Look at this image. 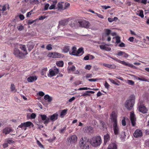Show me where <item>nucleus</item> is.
Segmentation results:
<instances>
[{
    "label": "nucleus",
    "mask_w": 149,
    "mask_h": 149,
    "mask_svg": "<svg viewBox=\"0 0 149 149\" xmlns=\"http://www.w3.org/2000/svg\"><path fill=\"white\" fill-rule=\"evenodd\" d=\"M135 97L134 95H131L125 102V106L129 110L132 109L135 103Z\"/></svg>",
    "instance_id": "1"
},
{
    "label": "nucleus",
    "mask_w": 149,
    "mask_h": 149,
    "mask_svg": "<svg viewBox=\"0 0 149 149\" xmlns=\"http://www.w3.org/2000/svg\"><path fill=\"white\" fill-rule=\"evenodd\" d=\"M89 141L92 146L96 147L101 145L102 141L100 136H96L90 139Z\"/></svg>",
    "instance_id": "2"
},
{
    "label": "nucleus",
    "mask_w": 149,
    "mask_h": 149,
    "mask_svg": "<svg viewBox=\"0 0 149 149\" xmlns=\"http://www.w3.org/2000/svg\"><path fill=\"white\" fill-rule=\"evenodd\" d=\"M77 23L80 27H84L86 28H88L90 25L89 22L87 21L84 20H79L77 21H75L73 24L72 23L70 26L72 27H75L74 24Z\"/></svg>",
    "instance_id": "3"
},
{
    "label": "nucleus",
    "mask_w": 149,
    "mask_h": 149,
    "mask_svg": "<svg viewBox=\"0 0 149 149\" xmlns=\"http://www.w3.org/2000/svg\"><path fill=\"white\" fill-rule=\"evenodd\" d=\"M89 139L86 137H82L79 142V146L81 149H89Z\"/></svg>",
    "instance_id": "4"
},
{
    "label": "nucleus",
    "mask_w": 149,
    "mask_h": 149,
    "mask_svg": "<svg viewBox=\"0 0 149 149\" xmlns=\"http://www.w3.org/2000/svg\"><path fill=\"white\" fill-rule=\"evenodd\" d=\"M31 126L32 127H33L34 125L31 122L27 121L26 122L21 123L18 126V127L20 128L22 130H24L25 131L26 130L27 127H30Z\"/></svg>",
    "instance_id": "5"
},
{
    "label": "nucleus",
    "mask_w": 149,
    "mask_h": 149,
    "mask_svg": "<svg viewBox=\"0 0 149 149\" xmlns=\"http://www.w3.org/2000/svg\"><path fill=\"white\" fill-rule=\"evenodd\" d=\"M13 54L16 57L23 59L24 57L23 53L20 51L18 49L15 48L14 49Z\"/></svg>",
    "instance_id": "6"
},
{
    "label": "nucleus",
    "mask_w": 149,
    "mask_h": 149,
    "mask_svg": "<svg viewBox=\"0 0 149 149\" xmlns=\"http://www.w3.org/2000/svg\"><path fill=\"white\" fill-rule=\"evenodd\" d=\"M47 56L49 57L56 58L63 57L64 55L57 52H49L47 55Z\"/></svg>",
    "instance_id": "7"
},
{
    "label": "nucleus",
    "mask_w": 149,
    "mask_h": 149,
    "mask_svg": "<svg viewBox=\"0 0 149 149\" xmlns=\"http://www.w3.org/2000/svg\"><path fill=\"white\" fill-rule=\"evenodd\" d=\"M111 120L113 123H117V115L115 111H113L110 116Z\"/></svg>",
    "instance_id": "8"
},
{
    "label": "nucleus",
    "mask_w": 149,
    "mask_h": 149,
    "mask_svg": "<svg viewBox=\"0 0 149 149\" xmlns=\"http://www.w3.org/2000/svg\"><path fill=\"white\" fill-rule=\"evenodd\" d=\"M77 139V137L76 135H72L67 139L68 141L70 144L75 143Z\"/></svg>",
    "instance_id": "9"
},
{
    "label": "nucleus",
    "mask_w": 149,
    "mask_h": 149,
    "mask_svg": "<svg viewBox=\"0 0 149 149\" xmlns=\"http://www.w3.org/2000/svg\"><path fill=\"white\" fill-rule=\"evenodd\" d=\"M130 119L132 125L133 126H135L136 124V118L134 113L133 111L130 112Z\"/></svg>",
    "instance_id": "10"
},
{
    "label": "nucleus",
    "mask_w": 149,
    "mask_h": 149,
    "mask_svg": "<svg viewBox=\"0 0 149 149\" xmlns=\"http://www.w3.org/2000/svg\"><path fill=\"white\" fill-rule=\"evenodd\" d=\"M113 129L115 135H118L119 133V128L118 125V123H113Z\"/></svg>",
    "instance_id": "11"
},
{
    "label": "nucleus",
    "mask_w": 149,
    "mask_h": 149,
    "mask_svg": "<svg viewBox=\"0 0 149 149\" xmlns=\"http://www.w3.org/2000/svg\"><path fill=\"white\" fill-rule=\"evenodd\" d=\"M138 109L140 112L143 113H147L148 111V109L145 106L142 105H140L138 107Z\"/></svg>",
    "instance_id": "12"
},
{
    "label": "nucleus",
    "mask_w": 149,
    "mask_h": 149,
    "mask_svg": "<svg viewBox=\"0 0 149 149\" xmlns=\"http://www.w3.org/2000/svg\"><path fill=\"white\" fill-rule=\"evenodd\" d=\"M41 119L44 121V123L46 125L49 122V117H47V116L45 115H40Z\"/></svg>",
    "instance_id": "13"
},
{
    "label": "nucleus",
    "mask_w": 149,
    "mask_h": 149,
    "mask_svg": "<svg viewBox=\"0 0 149 149\" xmlns=\"http://www.w3.org/2000/svg\"><path fill=\"white\" fill-rule=\"evenodd\" d=\"M58 114L56 112L52 115L49 116V120H50L54 122L58 119Z\"/></svg>",
    "instance_id": "14"
},
{
    "label": "nucleus",
    "mask_w": 149,
    "mask_h": 149,
    "mask_svg": "<svg viewBox=\"0 0 149 149\" xmlns=\"http://www.w3.org/2000/svg\"><path fill=\"white\" fill-rule=\"evenodd\" d=\"M13 130L11 128L8 127H7L5 128L2 131V132L5 134L7 135L9 134L11 132H12Z\"/></svg>",
    "instance_id": "15"
},
{
    "label": "nucleus",
    "mask_w": 149,
    "mask_h": 149,
    "mask_svg": "<svg viewBox=\"0 0 149 149\" xmlns=\"http://www.w3.org/2000/svg\"><path fill=\"white\" fill-rule=\"evenodd\" d=\"M142 134L141 130L137 129L134 131L133 135L134 137L137 138L141 136L142 135Z\"/></svg>",
    "instance_id": "16"
},
{
    "label": "nucleus",
    "mask_w": 149,
    "mask_h": 149,
    "mask_svg": "<svg viewBox=\"0 0 149 149\" xmlns=\"http://www.w3.org/2000/svg\"><path fill=\"white\" fill-rule=\"evenodd\" d=\"M38 77L36 76H31L27 78V81L28 82H32L36 81Z\"/></svg>",
    "instance_id": "17"
},
{
    "label": "nucleus",
    "mask_w": 149,
    "mask_h": 149,
    "mask_svg": "<svg viewBox=\"0 0 149 149\" xmlns=\"http://www.w3.org/2000/svg\"><path fill=\"white\" fill-rule=\"evenodd\" d=\"M19 48L22 50L23 51L24 53V56H25V55L28 54V53L26 49V45H19Z\"/></svg>",
    "instance_id": "18"
},
{
    "label": "nucleus",
    "mask_w": 149,
    "mask_h": 149,
    "mask_svg": "<svg viewBox=\"0 0 149 149\" xmlns=\"http://www.w3.org/2000/svg\"><path fill=\"white\" fill-rule=\"evenodd\" d=\"M84 52L83 48L82 47H80L77 51L76 56H81L84 54Z\"/></svg>",
    "instance_id": "19"
},
{
    "label": "nucleus",
    "mask_w": 149,
    "mask_h": 149,
    "mask_svg": "<svg viewBox=\"0 0 149 149\" xmlns=\"http://www.w3.org/2000/svg\"><path fill=\"white\" fill-rule=\"evenodd\" d=\"M102 65L104 67H106L109 69H116V66L114 64H109L104 63L102 64Z\"/></svg>",
    "instance_id": "20"
},
{
    "label": "nucleus",
    "mask_w": 149,
    "mask_h": 149,
    "mask_svg": "<svg viewBox=\"0 0 149 149\" xmlns=\"http://www.w3.org/2000/svg\"><path fill=\"white\" fill-rule=\"evenodd\" d=\"M119 63H121V64L125 65L126 66H127L131 68H133L134 66L132 64H130L128 62H126L124 61H120Z\"/></svg>",
    "instance_id": "21"
},
{
    "label": "nucleus",
    "mask_w": 149,
    "mask_h": 149,
    "mask_svg": "<svg viewBox=\"0 0 149 149\" xmlns=\"http://www.w3.org/2000/svg\"><path fill=\"white\" fill-rule=\"evenodd\" d=\"M100 48L103 50L107 51H110L111 50V48L107 47L106 45H101L99 46Z\"/></svg>",
    "instance_id": "22"
},
{
    "label": "nucleus",
    "mask_w": 149,
    "mask_h": 149,
    "mask_svg": "<svg viewBox=\"0 0 149 149\" xmlns=\"http://www.w3.org/2000/svg\"><path fill=\"white\" fill-rule=\"evenodd\" d=\"M72 52L69 51V53L70 55L76 56V53L77 52V48L75 46H73L72 49Z\"/></svg>",
    "instance_id": "23"
},
{
    "label": "nucleus",
    "mask_w": 149,
    "mask_h": 149,
    "mask_svg": "<svg viewBox=\"0 0 149 149\" xmlns=\"http://www.w3.org/2000/svg\"><path fill=\"white\" fill-rule=\"evenodd\" d=\"M111 33V31L109 29H106L104 30V33L102 36V40L104 39V36H108Z\"/></svg>",
    "instance_id": "24"
},
{
    "label": "nucleus",
    "mask_w": 149,
    "mask_h": 149,
    "mask_svg": "<svg viewBox=\"0 0 149 149\" xmlns=\"http://www.w3.org/2000/svg\"><path fill=\"white\" fill-rule=\"evenodd\" d=\"M70 47L68 45H65L62 49V52L64 53H67L69 52Z\"/></svg>",
    "instance_id": "25"
},
{
    "label": "nucleus",
    "mask_w": 149,
    "mask_h": 149,
    "mask_svg": "<svg viewBox=\"0 0 149 149\" xmlns=\"http://www.w3.org/2000/svg\"><path fill=\"white\" fill-rule=\"evenodd\" d=\"M27 46L28 48V50L29 51H30L33 48L34 45L33 43L31 42H29L27 44Z\"/></svg>",
    "instance_id": "26"
},
{
    "label": "nucleus",
    "mask_w": 149,
    "mask_h": 149,
    "mask_svg": "<svg viewBox=\"0 0 149 149\" xmlns=\"http://www.w3.org/2000/svg\"><path fill=\"white\" fill-rule=\"evenodd\" d=\"M56 74L53 71V70L52 69H49V72L47 74V76L48 77H51L53 76H55Z\"/></svg>",
    "instance_id": "27"
},
{
    "label": "nucleus",
    "mask_w": 149,
    "mask_h": 149,
    "mask_svg": "<svg viewBox=\"0 0 149 149\" xmlns=\"http://www.w3.org/2000/svg\"><path fill=\"white\" fill-rule=\"evenodd\" d=\"M68 109H64L61 111L60 113V116L61 118H63L67 113Z\"/></svg>",
    "instance_id": "28"
},
{
    "label": "nucleus",
    "mask_w": 149,
    "mask_h": 149,
    "mask_svg": "<svg viewBox=\"0 0 149 149\" xmlns=\"http://www.w3.org/2000/svg\"><path fill=\"white\" fill-rule=\"evenodd\" d=\"M117 146L114 143L110 144L107 148V149H117Z\"/></svg>",
    "instance_id": "29"
},
{
    "label": "nucleus",
    "mask_w": 149,
    "mask_h": 149,
    "mask_svg": "<svg viewBox=\"0 0 149 149\" xmlns=\"http://www.w3.org/2000/svg\"><path fill=\"white\" fill-rule=\"evenodd\" d=\"M63 2H59L57 4V8L58 10H64L63 7Z\"/></svg>",
    "instance_id": "30"
},
{
    "label": "nucleus",
    "mask_w": 149,
    "mask_h": 149,
    "mask_svg": "<svg viewBox=\"0 0 149 149\" xmlns=\"http://www.w3.org/2000/svg\"><path fill=\"white\" fill-rule=\"evenodd\" d=\"M109 139L110 136L108 134H107L106 135H104V145H105L107 142V141L109 140Z\"/></svg>",
    "instance_id": "31"
},
{
    "label": "nucleus",
    "mask_w": 149,
    "mask_h": 149,
    "mask_svg": "<svg viewBox=\"0 0 149 149\" xmlns=\"http://www.w3.org/2000/svg\"><path fill=\"white\" fill-rule=\"evenodd\" d=\"M68 20L67 19H65L59 21V25L64 26L68 24Z\"/></svg>",
    "instance_id": "32"
},
{
    "label": "nucleus",
    "mask_w": 149,
    "mask_h": 149,
    "mask_svg": "<svg viewBox=\"0 0 149 149\" xmlns=\"http://www.w3.org/2000/svg\"><path fill=\"white\" fill-rule=\"evenodd\" d=\"M44 99L46 100H47L49 102H51L52 100V97L48 94L46 95H45Z\"/></svg>",
    "instance_id": "33"
},
{
    "label": "nucleus",
    "mask_w": 149,
    "mask_h": 149,
    "mask_svg": "<svg viewBox=\"0 0 149 149\" xmlns=\"http://www.w3.org/2000/svg\"><path fill=\"white\" fill-rule=\"evenodd\" d=\"M36 116V114L34 113H31L30 115H27V118L31 119H34L35 118Z\"/></svg>",
    "instance_id": "34"
},
{
    "label": "nucleus",
    "mask_w": 149,
    "mask_h": 149,
    "mask_svg": "<svg viewBox=\"0 0 149 149\" xmlns=\"http://www.w3.org/2000/svg\"><path fill=\"white\" fill-rule=\"evenodd\" d=\"M87 93H84L83 94L81 95V96H89L90 95V94L88 93H91L92 94H93L95 92L92 91H87L86 92Z\"/></svg>",
    "instance_id": "35"
},
{
    "label": "nucleus",
    "mask_w": 149,
    "mask_h": 149,
    "mask_svg": "<svg viewBox=\"0 0 149 149\" xmlns=\"http://www.w3.org/2000/svg\"><path fill=\"white\" fill-rule=\"evenodd\" d=\"M109 80L111 83L116 85L118 86L120 85L119 84L120 83V82L118 80H117V82H116L114 80L110 78H109Z\"/></svg>",
    "instance_id": "36"
},
{
    "label": "nucleus",
    "mask_w": 149,
    "mask_h": 149,
    "mask_svg": "<svg viewBox=\"0 0 149 149\" xmlns=\"http://www.w3.org/2000/svg\"><path fill=\"white\" fill-rule=\"evenodd\" d=\"M10 7L9 5L8 4H5L3 5L2 6V10L3 11H6V10L7 9L8 10L9 9Z\"/></svg>",
    "instance_id": "37"
},
{
    "label": "nucleus",
    "mask_w": 149,
    "mask_h": 149,
    "mask_svg": "<svg viewBox=\"0 0 149 149\" xmlns=\"http://www.w3.org/2000/svg\"><path fill=\"white\" fill-rule=\"evenodd\" d=\"M29 3L31 4H38L39 3L38 0H29Z\"/></svg>",
    "instance_id": "38"
},
{
    "label": "nucleus",
    "mask_w": 149,
    "mask_h": 149,
    "mask_svg": "<svg viewBox=\"0 0 149 149\" xmlns=\"http://www.w3.org/2000/svg\"><path fill=\"white\" fill-rule=\"evenodd\" d=\"M126 135L125 134V132H122L121 134L120 138L121 141H124L125 140Z\"/></svg>",
    "instance_id": "39"
},
{
    "label": "nucleus",
    "mask_w": 149,
    "mask_h": 149,
    "mask_svg": "<svg viewBox=\"0 0 149 149\" xmlns=\"http://www.w3.org/2000/svg\"><path fill=\"white\" fill-rule=\"evenodd\" d=\"M76 68L74 65H72L71 67H68V70L69 72H73L75 70Z\"/></svg>",
    "instance_id": "40"
},
{
    "label": "nucleus",
    "mask_w": 149,
    "mask_h": 149,
    "mask_svg": "<svg viewBox=\"0 0 149 149\" xmlns=\"http://www.w3.org/2000/svg\"><path fill=\"white\" fill-rule=\"evenodd\" d=\"M56 64L57 66L60 67H62L64 65L63 62L62 61H57Z\"/></svg>",
    "instance_id": "41"
},
{
    "label": "nucleus",
    "mask_w": 149,
    "mask_h": 149,
    "mask_svg": "<svg viewBox=\"0 0 149 149\" xmlns=\"http://www.w3.org/2000/svg\"><path fill=\"white\" fill-rule=\"evenodd\" d=\"M57 3L56 1H53V4L51 5L49 8V9L50 10H52V9H55V6Z\"/></svg>",
    "instance_id": "42"
},
{
    "label": "nucleus",
    "mask_w": 149,
    "mask_h": 149,
    "mask_svg": "<svg viewBox=\"0 0 149 149\" xmlns=\"http://www.w3.org/2000/svg\"><path fill=\"white\" fill-rule=\"evenodd\" d=\"M10 89L12 91L15 92L17 91V90L15 89V85L13 84H11Z\"/></svg>",
    "instance_id": "43"
},
{
    "label": "nucleus",
    "mask_w": 149,
    "mask_h": 149,
    "mask_svg": "<svg viewBox=\"0 0 149 149\" xmlns=\"http://www.w3.org/2000/svg\"><path fill=\"white\" fill-rule=\"evenodd\" d=\"M47 70V68H45L42 69L41 71V73L42 75H45L46 74V72Z\"/></svg>",
    "instance_id": "44"
},
{
    "label": "nucleus",
    "mask_w": 149,
    "mask_h": 149,
    "mask_svg": "<svg viewBox=\"0 0 149 149\" xmlns=\"http://www.w3.org/2000/svg\"><path fill=\"white\" fill-rule=\"evenodd\" d=\"M137 15L141 18L143 17L144 16L143 15V10H139V13L137 14Z\"/></svg>",
    "instance_id": "45"
},
{
    "label": "nucleus",
    "mask_w": 149,
    "mask_h": 149,
    "mask_svg": "<svg viewBox=\"0 0 149 149\" xmlns=\"http://www.w3.org/2000/svg\"><path fill=\"white\" fill-rule=\"evenodd\" d=\"M115 38L116 40V43L117 44H118L120 43V37L119 36H117L115 37H113V39Z\"/></svg>",
    "instance_id": "46"
},
{
    "label": "nucleus",
    "mask_w": 149,
    "mask_h": 149,
    "mask_svg": "<svg viewBox=\"0 0 149 149\" xmlns=\"http://www.w3.org/2000/svg\"><path fill=\"white\" fill-rule=\"evenodd\" d=\"M53 71L56 74H58L59 72V70L55 66L54 67Z\"/></svg>",
    "instance_id": "47"
},
{
    "label": "nucleus",
    "mask_w": 149,
    "mask_h": 149,
    "mask_svg": "<svg viewBox=\"0 0 149 149\" xmlns=\"http://www.w3.org/2000/svg\"><path fill=\"white\" fill-rule=\"evenodd\" d=\"M6 142H7L8 144H11L14 143V141L10 139L9 138L6 140Z\"/></svg>",
    "instance_id": "48"
},
{
    "label": "nucleus",
    "mask_w": 149,
    "mask_h": 149,
    "mask_svg": "<svg viewBox=\"0 0 149 149\" xmlns=\"http://www.w3.org/2000/svg\"><path fill=\"white\" fill-rule=\"evenodd\" d=\"M127 83L130 85H133L134 84V82L130 80H127Z\"/></svg>",
    "instance_id": "49"
},
{
    "label": "nucleus",
    "mask_w": 149,
    "mask_h": 149,
    "mask_svg": "<svg viewBox=\"0 0 149 149\" xmlns=\"http://www.w3.org/2000/svg\"><path fill=\"white\" fill-rule=\"evenodd\" d=\"M17 28L19 31H21L24 29V27L22 25L17 26Z\"/></svg>",
    "instance_id": "50"
},
{
    "label": "nucleus",
    "mask_w": 149,
    "mask_h": 149,
    "mask_svg": "<svg viewBox=\"0 0 149 149\" xmlns=\"http://www.w3.org/2000/svg\"><path fill=\"white\" fill-rule=\"evenodd\" d=\"M122 125L123 126H125L126 125V123L125 121V117H123V118L122 121Z\"/></svg>",
    "instance_id": "51"
},
{
    "label": "nucleus",
    "mask_w": 149,
    "mask_h": 149,
    "mask_svg": "<svg viewBox=\"0 0 149 149\" xmlns=\"http://www.w3.org/2000/svg\"><path fill=\"white\" fill-rule=\"evenodd\" d=\"M70 6V4L68 3H65L64 5V7H63L64 10L66 9L68 7Z\"/></svg>",
    "instance_id": "52"
},
{
    "label": "nucleus",
    "mask_w": 149,
    "mask_h": 149,
    "mask_svg": "<svg viewBox=\"0 0 149 149\" xmlns=\"http://www.w3.org/2000/svg\"><path fill=\"white\" fill-rule=\"evenodd\" d=\"M49 6V5L48 3H46L44 6V10H46L48 9V8Z\"/></svg>",
    "instance_id": "53"
},
{
    "label": "nucleus",
    "mask_w": 149,
    "mask_h": 149,
    "mask_svg": "<svg viewBox=\"0 0 149 149\" xmlns=\"http://www.w3.org/2000/svg\"><path fill=\"white\" fill-rule=\"evenodd\" d=\"M46 49L48 50H51L52 49V47L51 44H49L48 45L46 46Z\"/></svg>",
    "instance_id": "54"
},
{
    "label": "nucleus",
    "mask_w": 149,
    "mask_h": 149,
    "mask_svg": "<svg viewBox=\"0 0 149 149\" xmlns=\"http://www.w3.org/2000/svg\"><path fill=\"white\" fill-rule=\"evenodd\" d=\"M37 144L39 147L41 148H44L42 144L39 141L37 140Z\"/></svg>",
    "instance_id": "55"
},
{
    "label": "nucleus",
    "mask_w": 149,
    "mask_h": 149,
    "mask_svg": "<svg viewBox=\"0 0 149 149\" xmlns=\"http://www.w3.org/2000/svg\"><path fill=\"white\" fill-rule=\"evenodd\" d=\"M92 68V66L90 65H86L85 68L86 70H90Z\"/></svg>",
    "instance_id": "56"
},
{
    "label": "nucleus",
    "mask_w": 149,
    "mask_h": 149,
    "mask_svg": "<svg viewBox=\"0 0 149 149\" xmlns=\"http://www.w3.org/2000/svg\"><path fill=\"white\" fill-rule=\"evenodd\" d=\"M88 89H91L90 88H88V87H82V88H79L78 90L80 91V90H87Z\"/></svg>",
    "instance_id": "57"
},
{
    "label": "nucleus",
    "mask_w": 149,
    "mask_h": 149,
    "mask_svg": "<svg viewBox=\"0 0 149 149\" xmlns=\"http://www.w3.org/2000/svg\"><path fill=\"white\" fill-rule=\"evenodd\" d=\"M145 146L146 147L149 146V139H148L145 141Z\"/></svg>",
    "instance_id": "58"
},
{
    "label": "nucleus",
    "mask_w": 149,
    "mask_h": 149,
    "mask_svg": "<svg viewBox=\"0 0 149 149\" xmlns=\"http://www.w3.org/2000/svg\"><path fill=\"white\" fill-rule=\"evenodd\" d=\"M38 94L40 96H43L45 95V93L42 91H40L38 93Z\"/></svg>",
    "instance_id": "59"
},
{
    "label": "nucleus",
    "mask_w": 149,
    "mask_h": 149,
    "mask_svg": "<svg viewBox=\"0 0 149 149\" xmlns=\"http://www.w3.org/2000/svg\"><path fill=\"white\" fill-rule=\"evenodd\" d=\"M104 86L105 88L107 89H108L109 88V85L108 83L106 81L105 82Z\"/></svg>",
    "instance_id": "60"
},
{
    "label": "nucleus",
    "mask_w": 149,
    "mask_h": 149,
    "mask_svg": "<svg viewBox=\"0 0 149 149\" xmlns=\"http://www.w3.org/2000/svg\"><path fill=\"white\" fill-rule=\"evenodd\" d=\"M37 20V19L34 20H29L28 21V24H31L35 22Z\"/></svg>",
    "instance_id": "61"
},
{
    "label": "nucleus",
    "mask_w": 149,
    "mask_h": 149,
    "mask_svg": "<svg viewBox=\"0 0 149 149\" xmlns=\"http://www.w3.org/2000/svg\"><path fill=\"white\" fill-rule=\"evenodd\" d=\"M96 15L97 16V17L101 19H104V17L102 15L98 14L97 13H96Z\"/></svg>",
    "instance_id": "62"
},
{
    "label": "nucleus",
    "mask_w": 149,
    "mask_h": 149,
    "mask_svg": "<svg viewBox=\"0 0 149 149\" xmlns=\"http://www.w3.org/2000/svg\"><path fill=\"white\" fill-rule=\"evenodd\" d=\"M124 52L120 51L119 52H118L117 54V55H118V56H121L122 55H123L124 54Z\"/></svg>",
    "instance_id": "63"
},
{
    "label": "nucleus",
    "mask_w": 149,
    "mask_h": 149,
    "mask_svg": "<svg viewBox=\"0 0 149 149\" xmlns=\"http://www.w3.org/2000/svg\"><path fill=\"white\" fill-rule=\"evenodd\" d=\"M19 17L21 20H23L24 19V16L22 14H20L19 15Z\"/></svg>",
    "instance_id": "64"
}]
</instances>
